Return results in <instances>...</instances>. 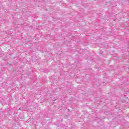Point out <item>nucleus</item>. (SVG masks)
Returning a JSON list of instances; mask_svg holds the SVG:
<instances>
[{"instance_id":"f257e3e1","label":"nucleus","mask_w":129,"mask_h":129,"mask_svg":"<svg viewBox=\"0 0 129 129\" xmlns=\"http://www.w3.org/2000/svg\"><path fill=\"white\" fill-rule=\"evenodd\" d=\"M57 127H59V125H57Z\"/></svg>"}]
</instances>
